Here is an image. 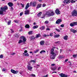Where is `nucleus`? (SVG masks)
Wrapping results in <instances>:
<instances>
[{
	"instance_id": "f257e3e1",
	"label": "nucleus",
	"mask_w": 77,
	"mask_h": 77,
	"mask_svg": "<svg viewBox=\"0 0 77 77\" xmlns=\"http://www.w3.org/2000/svg\"><path fill=\"white\" fill-rule=\"evenodd\" d=\"M54 11L53 10H50L46 12L45 15H48V17H51V16H54L55 14Z\"/></svg>"
},
{
	"instance_id": "f03ea898",
	"label": "nucleus",
	"mask_w": 77,
	"mask_h": 77,
	"mask_svg": "<svg viewBox=\"0 0 77 77\" xmlns=\"http://www.w3.org/2000/svg\"><path fill=\"white\" fill-rule=\"evenodd\" d=\"M72 17H77V11L74 10L72 13Z\"/></svg>"
},
{
	"instance_id": "7ed1b4c3",
	"label": "nucleus",
	"mask_w": 77,
	"mask_h": 77,
	"mask_svg": "<svg viewBox=\"0 0 77 77\" xmlns=\"http://www.w3.org/2000/svg\"><path fill=\"white\" fill-rule=\"evenodd\" d=\"M8 8L7 6H5L3 7H1V10L3 11H5L6 10H8Z\"/></svg>"
},
{
	"instance_id": "20e7f679",
	"label": "nucleus",
	"mask_w": 77,
	"mask_h": 77,
	"mask_svg": "<svg viewBox=\"0 0 77 77\" xmlns=\"http://www.w3.org/2000/svg\"><path fill=\"white\" fill-rule=\"evenodd\" d=\"M8 8L7 6H5L3 7H1V10L3 11H5L6 10H8Z\"/></svg>"
},
{
	"instance_id": "39448f33",
	"label": "nucleus",
	"mask_w": 77,
	"mask_h": 77,
	"mask_svg": "<svg viewBox=\"0 0 77 77\" xmlns=\"http://www.w3.org/2000/svg\"><path fill=\"white\" fill-rule=\"evenodd\" d=\"M70 26L71 27H74V26H77V22L72 23H70Z\"/></svg>"
},
{
	"instance_id": "423d86ee",
	"label": "nucleus",
	"mask_w": 77,
	"mask_h": 77,
	"mask_svg": "<svg viewBox=\"0 0 77 77\" xmlns=\"http://www.w3.org/2000/svg\"><path fill=\"white\" fill-rule=\"evenodd\" d=\"M36 4H37V3L36 2H33L32 3V2H30V5L32 6V5L33 7H35L36 5Z\"/></svg>"
},
{
	"instance_id": "0eeeda50",
	"label": "nucleus",
	"mask_w": 77,
	"mask_h": 77,
	"mask_svg": "<svg viewBox=\"0 0 77 77\" xmlns=\"http://www.w3.org/2000/svg\"><path fill=\"white\" fill-rule=\"evenodd\" d=\"M11 72H12L13 74H14L18 73V71H15L13 69H11Z\"/></svg>"
},
{
	"instance_id": "6e6552de",
	"label": "nucleus",
	"mask_w": 77,
	"mask_h": 77,
	"mask_svg": "<svg viewBox=\"0 0 77 77\" xmlns=\"http://www.w3.org/2000/svg\"><path fill=\"white\" fill-rule=\"evenodd\" d=\"M21 39H23V42H26V39L24 36H21L20 37Z\"/></svg>"
},
{
	"instance_id": "1a4fd4ad",
	"label": "nucleus",
	"mask_w": 77,
	"mask_h": 77,
	"mask_svg": "<svg viewBox=\"0 0 77 77\" xmlns=\"http://www.w3.org/2000/svg\"><path fill=\"white\" fill-rule=\"evenodd\" d=\"M59 75H60V77H68L67 75H65V74H63L62 73L60 74Z\"/></svg>"
},
{
	"instance_id": "9d476101",
	"label": "nucleus",
	"mask_w": 77,
	"mask_h": 77,
	"mask_svg": "<svg viewBox=\"0 0 77 77\" xmlns=\"http://www.w3.org/2000/svg\"><path fill=\"white\" fill-rule=\"evenodd\" d=\"M62 22V20L60 19H58L56 21V24H59L60 23H61Z\"/></svg>"
},
{
	"instance_id": "9b49d317",
	"label": "nucleus",
	"mask_w": 77,
	"mask_h": 77,
	"mask_svg": "<svg viewBox=\"0 0 77 77\" xmlns=\"http://www.w3.org/2000/svg\"><path fill=\"white\" fill-rule=\"evenodd\" d=\"M8 5L9 7H12L14 6V4L12 2H8Z\"/></svg>"
},
{
	"instance_id": "f8f14e48",
	"label": "nucleus",
	"mask_w": 77,
	"mask_h": 77,
	"mask_svg": "<svg viewBox=\"0 0 77 77\" xmlns=\"http://www.w3.org/2000/svg\"><path fill=\"white\" fill-rule=\"evenodd\" d=\"M41 6H42V4H38L37 5L36 8L37 9H39V8H41Z\"/></svg>"
},
{
	"instance_id": "ddd939ff",
	"label": "nucleus",
	"mask_w": 77,
	"mask_h": 77,
	"mask_svg": "<svg viewBox=\"0 0 77 77\" xmlns=\"http://www.w3.org/2000/svg\"><path fill=\"white\" fill-rule=\"evenodd\" d=\"M56 54H54V55H52L51 56V59H54L55 57H56V56L57 55Z\"/></svg>"
},
{
	"instance_id": "4468645a",
	"label": "nucleus",
	"mask_w": 77,
	"mask_h": 77,
	"mask_svg": "<svg viewBox=\"0 0 77 77\" xmlns=\"http://www.w3.org/2000/svg\"><path fill=\"white\" fill-rule=\"evenodd\" d=\"M55 13H56V14L58 15L60 14V11H59V9H56V10L55 11Z\"/></svg>"
},
{
	"instance_id": "2eb2a0df",
	"label": "nucleus",
	"mask_w": 77,
	"mask_h": 77,
	"mask_svg": "<svg viewBox=\"0 0 77 77\" xmlns=\"http://www.w3.org/2000/svg\"><path fill=\"white\" fill-rule=\"evenodd\" d=\"M71 2V1L70 0H64V3H66V4H68V3H69Z\"/></svg>"
},
{
	"instance_id": "dca6fc26",
	"label": "nucleus",
	"mask_w": 77,
	"mask_h": 77,
	"mask_svg": "<svg viewBox=\"0 0 77 77\" xmlns=\"http://www.w3.org/2000/svg\"><path fill=\"white\" fill-rule=\"evenodd\" d=\"M27 67H28V69L29 70V71H32V69L33 68V67H32L30 66L27 65Z\"/></svg>"
},
{
	"instance_id": "f3484780",
	"label": "nucleus",
	"mask_w": 77,
	"mask_h": 77,
	"mask_svg": "<svg viewBox=\"0 0 77 77\" xmlns=\"http://www.w3.org/2000/svg\"><path fill=\"white\" fill-rule=\"evenodd\" d=\"M45 26H42L40 28V29L41 30H43L45 29Z\"/></svg>"
},
{
	"instance_id": "a211bd4d",
	"label": "nucleus",
	"mask_w": 77,
	"mask_h": 77,
	"mask_svg": "<svg viewBox=\"0 0 77 77\" xmlns=\"http://www.w3.org/2000/svg\"><path fill=\"white\" fill-rule=\"evenodd\" d=\"M70 31H71V32H72L73 33H75V32H77V30H74L72 28H71L70 29Z\"/></svg>"
},
{
	"instance_id": "6ab92c4d",
	"label": "nucleus",
	"mask_w": 77,
	"mask_h": 77,
	"mask_svg": "<svg viewBox=\"0 0 77 77\" xmlns=\"http://www.w3.org/2000/svg\"><path fill=\"white\" fill-rule=\"evenodd\" d=\"M45 42L44 41H42L40 42V44L41 45H44Z\"/></svg>"
},
{
	"instance_id": "aec40b11",
	"label": "nucleus",
	"mask_w": 77,
	"mask_h": 77,
	"mask_svg": "<svg viewBox=\"0 0 77 77\" xmlns=\"http://www.w3.org/2000/svg\"><path fill=\"white\" fill-rule=\"evenodd\" d=\"M24 14H25V15H29V10L26 11H25Z\"/></svg>"
},
{
	"instance_id": "412c9836",
	"label": "nucleus",
	"mask_w": 77,
	"mask_h": 77,
	"mask_svg": "<svg viewBox=\"0 0 77 77\" xmlns=\"http://www.w3.org/2000/svg\"><path fill=\"white\" fill-rule=\"evenodd\" d=\"M30 6H29V3H27L26 7H25V9H27Z\"/></svg>"
},
{
	"instance_id": "4be33fe9",
	"label": "nucleus",
	"mask_w": 77,
	"mask_h": 77,
	"mask_svg": "<svg viewBox=\"0 0 77 77\" xmlns=\"http://www.w3.org/2000/svg\"><path fill=\"white\" fill-rule=\"evenodd\" d=\"M39 37H41V34H38L36 35V36L35 38H39Z\"/></svg>"
},
{
	"instance_id": "5701e85b",
	"label": "nucleus",
	"mask_w": 77,
	"mask_h": 77,
	"mask_svg": "<svg viewBox=\"0 0 77 77\" xmlns=\"http://www.w3.org/2000/svg\"><path fill=\"white\" fill-rule=\"evenodd\" d=\"M42 12H40L38 13L37 15L38 17H40V16H41V15H42Z\"/></svg>"
},
{
	"instance_id": "b1692460",
	"label": "nucleus",
	"mask_w": 77,
	"mask_h": 77,
	"mask_svg": "<svg viewBox=\"0 0 77 77\" xmlns=\"http://www.w3.org/2000/svg\"><path fill=\"white\" fill-rule=\"evenodd\" d=\"M0 15H5V14H3V10L0 11Z\"/></svg>"
},
{
	"instance_id": "393cba45",
	"label": "nucleus",
	"mask_w": 77,
	"mask_h": 77,
	"mask_svg": "<svg viewBox=\"0 0 77 77\" xmlns=\"http://www.w3.org/2000/svg\"><path fill=\"white\" fill-rule=\"evenodd\" d=\"M45 53V50H42L40 52V54H42Z\"/></svg>"
},
{
	"instance_id": "a878e982",
	"label": "nucleus",
	"mask_w": 77,
	"mask_h": 77,
	"mask_svg": "<svg viewBox=\"0 0 77 77\" xmlns=\"http://www.w3.org/2000/svg\"><path fill=\"white\" fill-rule=\"evenodd\" d=\"M64 40H67L68 39V36L66 35L64 37Z\"/></svg>"
},
{
	"instance_id": "bb28decb",
	"label": "nucleus",
	"mask_w": 77,
	"mask_h": 77,
	"mask_svg": "<svg viewBox=\"0 0 77 77\" xmlns=\"http://www.w3.org/2000/svg\"><path fill=\"white\" fill-rule=\"evenodd\" d=\"M60 36L59 34H57L54 35V38H59Z\"/></svg>"
},
{
	"instance_id": "cd10ccee",
	"label": "nucleus",
	"mask_w": 77,
	"mask_h": 77,
	"mask_svg": "<svg viewBox=\"0 0 77 77\" xmlns=\"http://www.w3.org/2000/svg\"><path fill=\"white\" fill-rule=\"evenodd\" d=\"M38 27V26L37 25H36L35 26H34L32 27V28L33 29H37Z\"/></svg>"
},
{
	"instance_id": "c85d7f7f",
	"label": "nucleus",
	"mask_w": 77,
	"mask_h": 77,
	"mask_svg": "<svg viewBox=\"0 0 77 77\" xmlns=\"http://www.w3.org/2000/svg\"><path fill=\"white\" fill-rule=\"evenodd\" d=\"M25 27L26 28H27L28 29H29V28L30 27V26L28 24H26V25H25Z\"/></svg>"
},
{
	"instance_id": "c756f323",
	"label": "nucleus",
	"mask_w": 77,
	"mask_h": 77,
	"mask_svg": "<svg viewBox=\"0 0 77 77\" xmlns=\"http://www.w3.org/2000/svg\"><path fill=\"white\" fill-rule=\"evenodd\" d=\"M14 35L15 37H16V38H19V35H18V34H15Z\"/></svg>"
},
{
	"instance_id": "7c9ffc66",
	"label": "nucleus",
	"mask_w": 77,
	"mask_h": 77,
	"mask_svg": "<svg viewBox=\"0 0 77 77\" xmlns=\"http://www.w3.org/2000/svg\"><path fill=\"white\" fill-rule=\"evenodd\" d=\"M23 54H25V56H29V54L28 53L26 54H24V53H23Z\"/></svg>"
},
{
	"instance_id": "2f4dec72",
	"label": "nucleus",
	"mask_w": 77,
	"mask_h": 77,
	"mask_svg": "<svg viewBox=\"0 0 77 77\" xmlns=\"http://www.w3.org/2000/svg\"><path fill=\"white\" fill-rule=\"evenodd\" d=\"M43 37H47V36H49V35H47L45 34H44V35H43Z\"/></svg>"
},
{
	"instance_id": "473e14b6",
	"label": "nucleus",
	"mask_w": 77,
	"mask_h": 77,
	"mask_svg": "<svg viewBox=\"0 0 77 77\" xmlns=\"http://www.w3.org/2000/svg\"><path fill=\"white\" fill-rule=\"evenodd\" d=\"M11 20H10L8 22V25H11Z\"/></svg>"
},
{
	"instance_id": "72a5a7b5",
	"label": "nucleus",
	"mask_w": 77,
	"mask_h": 77,
	"mask_svg": "<svg viewBox=\"0 0 77 77\" xmlns=\"http://www.w3.org/2000/svg\"><path fill=\"white\" fill-rule=\"evenodd\" d=\"M23 42V40H19V42H18V44H21V43Z\"/></svg>"
},
{
	"instance_id": "f704fd0d",
	"label": "nucleus",
	"mask_w": 77,
	"mask_h": 77,
	"mask_svg": "<svg viewBox=\"0 0 77 77\" xmlns=\"http://www.w3.org/2000/svg\"><path fill=\"white\" fill-rule=\"evenodd\" d=\"M45 15H46L45 14H43V16L41 17V18H44V19H45Z\"/></svg>"
},
{
	"instance_id": "c9c22d12",
	"label": "nucleus",
	"mask_w": 77,
	"mask_h": 77,
	"mask_svg": "<svg viewBox=\"0 0 77 77\" xmlns=\"http://www.w3.org/2000/svg\"><path fill=\"white\" fill-rule=\"evenodd\" d=\"M77 56V54H73V57H74V58H76V57Z\"/></svg>"
},
{
	"instance_id": "e433bc0d",
	"label": "nucleus",
	"mask_w": 77,
	"mask_h": 77,
	"mask_svg": "<svg viewBox=\"0 0 77 77\" xmlns=\"http://www.w3.org/2000/svg\"><path fill=\"white\" fill-rule=\"evenodd\" d=\"M39 49H37L34 52V53H38V52L39 51Z\"/></svg>"
},
{
	"instance_id": "4c0bfd02",
	"label": "nucleus",
	"mask_w": 77,
	"mask_h": 77,
	"mask_svg": "<svg viewBox=\"0 0 77 77\" xmlns=\"http://www.w3.org/2000/svg\"><path fill=\"white\" fill-rule=\"evenodd\" d=\"M30 62H33V63H36V61L34 60H31Z\"/></svg>"
},
{
	"instance_id": "58836bf2",
	"label": "nucleus",
	"mask_w": 77,
	"mask_h": 77,
	"mask_svg": "<svg viewBox=\"0 0 77 77\" xmlns=\"http://www.w3.org/2000/svg\"><path fill=\"white\" fill-rule=\"evenodd\" d=\"M71 2L72 3H75V1L74 0H71Z\"/></svg>"
},
{
	"instance_id": "ea45409f",
	"label": "nucleus",
	"mask_w": 77,
	"mask_h": 77,
	"mask_svg": "<svg viewBox=\"0 0 77 77\" xmlns=\"http://www.w3.org/2000/svg\"><path fill=\"white\" fill-rule=\"evenodd\" d=\"M29 35H32V31H29L28 32Z\"/></svg>"
},
{
	"instance_id": "a19ab883",
	"label": "nucleus",
	"mask_w": 77,
	"mask_h": 77,
	"mask_svg": "<svg viewBox=\"0 0 77 77\" xmlns=\"http://www.w3.org/2000/svg\"><path fill=\"white\" fill-rule=\"evenodd\" d=\"M35 39V38L33 36H32L31 37V39Z\"/></svg>"
},
{
	"instance_id": "79ce46f5",
	"label": "nucleus",
	"mask_w": 77,
	"mask_h": 77,
	"mask_svg": "<svg viewBox=\"0 0 77 77\" xmlns=\"http://www.w3.org/2000/svg\"><path fill=\"white\" fill-rule=\"evenodd\" d=\"M55 30H56V31H57L58 32H60V30L57 29H56Z\"/></svg>"
},
{
	"instance_id": "37998d69",
	"label": "nucleus",
	"mask_w": 77,
	"mask_h": 77,
	"mask_svg": "<svg viewBox=\"0 0 77 77\" xmlns=\"http://www.w3.org/2000/svg\"><path fill=\"white\" fill-rule=\"evenodd\" d=\"M3 58V55L1 54L0 55V58L1 59H2V58Z\"/></svg>"
},
{
	"instance_id": "c03bdc74",
	"label": "nucleus",
	"mask_w": 77,
	"mask_h": 77,
	"mask_svg": "<svg viewBox=\"0 0 77 77\" xmlns=\"http://www.w3.org/2000/svg\"><path fill=\"white\" fill-rule=\"evenodd\" d=\"M21 5L22 6V8H24V5L22 3H20Z\"/></svg>"
},
{
	"instance_id": "a18cd8bd",
	"label": "nucleus",
	"mask_w": 77,
	"mask_h": 77,
	"mask_svg": "<svg viewBox=\"0 0 77 77\" xmlns=\"http://www.w3.org/2000/svg\"><path fill=\"white\" fill-rule=\"evenodd\" d=\"M31 76H32V77H35V74H31L30 75Z\"/></svg>"
},
{
	"instance_id": "49530a36",
	"label": "nucleus",
	"mask_w": 77,
	"mask_h": 77,
	"mask_svg": "<svg viewBox=\"0 0 77 77\" xmlns=\"http://www.w3.org/2000/svg\"><path fill=\"white\" fill-rule=\"evenodd\" d=\"M45 24H48V21L46 20V21L45 22Z\"/></svg>"
},
{
	"instance_id": "de8ad7c7",
	"label": "nucleus",
	"mask_w": 77,
	"mask_h": 77,
	"mask_svg": "<svg viewBox=\"0 0 77 77\" xmlns=\"http://www.w3.org/2000/svg\"><path fill=\"white\" fill-rule=\"evenodd\" d=\"M60 26L61 27H64V24H62L60 25Z\"/></svg>"
},
{
	"instance_id": "09e8293b",
	"label": "nucleus",
	"mask_w": 77,
	"mask_h": 77,
	"mask_svg": "<svg viewBox=\"0 0 77 77\" xmlns=\"http://www.w3.org/2000/svg\"><path fill=\"white\" fill-rule=\"evenodd\" d=\"M53 33H51L49 35V36H53Z\"/></svg>"
},
{
	"instance_id": "8fccbe9b",
	"label": "nucleus",
	"mask_w": 77,
	"mask_h": 77,
	"mask_svg": "<svg viewBox=\"0 0 77 77\" xmlns=\"http://www.w3.org/2000/svg\"><path fill=\"white\" fill-rule=\"evenodd\" d=\"M14 22L16 23H18V20H14Z\"/></svg>"
},
{
	"instance_id": "3c124183",
	"label": "nucleus",
	"mask_w": 77,
	"mask_h": 77,
	"mask_svg": "<svg viewBox=\"0 0 77 77\" xmlns=\"http://www.w3.org/2000/svg\"><path fill=\"white\" fill-rule=\"evenodd\" d=\"M46 6V5L45 4H43L42 5V7H45Z\"/></svg>"
},
{
	"instance_id": "603ef678",
	"label": "nucleus",
	"mask_w": 77,
	"mask_h": 77,
	"mask_svg": "<svg viewBox=\"0 0 77 77\" xmlns=\"http://www.w3.org/2000/svg\"><path fill=\"white\" fill-rule=\"evenodd\" d=\"M13 10H14V8H13V7H11V11H13Z\"/></svg>"
},
{
	"instance_id": "864d4df0",
	"label": "nucleus",
	"mask_w": 77,
	"mask_h": 77,
	"mask_svg": "<svg viewBox=\"0 0 77 77\" xmlns=\"http://www.w3.org/2000/svg\"><path fill=\"white\" fill-rule=\"evenodd\" d=\"M23 14V12L20 13V16H22Z\"/></svg>"
},
{
	"instance_id": "5fc2aeb1",
	"label": "nucleus",
	"mask_w": 77,
	"mask_h": 77,
	"mask_svg": "<svg viewBox=\"0 0 77 77\" xmlns=\"http://www.w3.org/2000/svg\"><path fill=\"white\" fill-rule=\"evenodd\" d=\"M51 54L53 55V54H54V53L53 51H52V52H51Z\"/></svg>"
},
{
	"instance_id": "6e6d98bb",
	"label": "nucleus",
	"mask_w": 77,
	"mask_h": 77,
	"mask_svg": "<svg viewBox=\"0 0 77 77\" xmlns=\"http://www.w3.org/2000/svg\"><path fill=\"white\" fill-rule=\"evenodd\" d=\"M54 51V49H53V48L51 49V52H52V51L53 52V51Z\"/></svg>"
},
{
	"instance_id": "4d7b16f0",
	"label": "nucleus",
	"mask_w": 77,
	"mask_h": 77,
	"mask_svg": "<svg viewBox=\"0 0 77 77\" xmlns=\"http://www.w3.org/2000/svg\"><path fill=\"white\" fill-rule=\"evenodd\" d=\"M46 30H50V29L47 28L46 29Z\"/></svg>"
},
{
	"instance_id": "13d9d810",
	"label": "nucleus",
	"mask_w": 77,
	"mask_h": 77,
	"mask_svg": "<svg viewBox=\"0 0 77 77\" xmlns=\"http://www.w3.org/2000/svg\"><path fill=\"white\" fill-rule=\"evenodd\" d=\"M11 33H13V32H14V30L12 29H11Z\"/></svg>"
},
{
	"instance_id": "bf43d9fd",
	"label": "nucleus",
	"mask_w": 77,
	"mask_h": 77,
	"mask_svg": "<svg viewBox=\"0 0 77 77\" xmlns=\"http://www.w3.org/2000/svg\"><path fill=\"white\" fill-rule=\"evenodd\" d=\"M24 53H27V51L26 50L25 51H24Z\"/></svg>"
},
{
	"instance_id": "052dcab7",
	"label": "nucleus",
	"mask_w": 77,
	"mask_h": 77,
	"mask_svg": "<svg viewBox=\"0 0 77 77\" xmlns=\"http://www.w3.org/2000/svg\"><path fill=\"white\" fill-rule=\"evenodd\" d=\"M52 70H53V71H54V70H56V69L55 68H52Z\"/></svg>"
},
{
	"instance_id": "680f3d73",
	"label": "nucleus",
	"mask_w": 77,
	"mask_h": 77,
	"mask_svg": "<svg viewBox=\"0 0 77 77\" xmlns=\"http://www.w3.org/2000/svg\"><path fill=\"white\" fill-rule=\"evenodd\" d=\"M67 61H68V59H66L65 60V62H67Z\"/></svg>"
},
{
	"instance_id": "e2e57ef3",
	"label": "nucleus",
	"mask_w": 77,
	"mask_h": 77,
	"mask_svg": "<svg viewBox=\"0 0 77 77\" xmlns=\"http://www.w3.org/2000/svg\"><path fill=\"white\" fill-rule=\"evenodd\" d=\"M48 75H46L44 76L43 77H48Z\"/></svg>"
},
{
	"instance_id": "0e129e2a",
	"label": "nucleus",
	"mask_w": 77,
	"mask_h": 77,
	"mask_svg": "<svg viewBox=\"0 0 77 77\" xmlns=\"http://www.w3.org/2000/svg\"><path fill=\"white\" fill-rule=\"evenodd\" d=\"M54 65H55V64H51V66H54Z\"/></svg>"
},
{
	"instance_id": "69168bd1",
	"label": "nucleus",
	"mask_w": 77,
	"mask_h": 77,
	"mask_svg": "<svg viewBox=\"0 0 77 77\" xmlns=\"http://www.w3.org/2000/svg\"><path fill=\"white\" fill-rule=\"evenodd\" d=\"M60 68H61V67H59L58 68V70H59V69H60Z\"/></svg>"
},
{
	"instance_id": "338daca9",
	"label": "nucleus",
	"mask_w": 77,
	"mask_h": 77,
	"mask_svg": "<svg viewBox=\"0 0 77 77\" xmlns=\"http://www.w3.org/2000/svg\"><path fill=\"white\" fill-rule=\"evenodd\" d=\"M23 29H21L20 30H19V32H21V31H22Z\"/></svg>"
},
{
	"instance_id": "774afa93",
	"label": "nucleus",
	"mask_w": 77,
	"mask_h": 77,
	"mask_svg": "<svg viewBox=\"0 0 77 77\" xmlns=\"http://www.w3.org/2000/svg\"><path fill=\"white\" fill-rule=\"evenodd\" d=\"M2 71H5V69L3 68L2 69Z\"/></svg>"
}]
</instances>
